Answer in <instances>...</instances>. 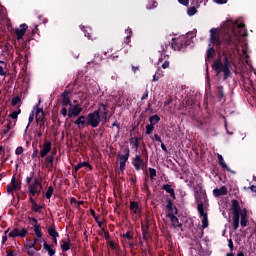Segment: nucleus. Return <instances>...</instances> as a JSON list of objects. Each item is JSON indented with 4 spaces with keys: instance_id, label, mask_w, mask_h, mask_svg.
<instances>
[{
    "instance_id": "1",
    "label": "nucleus",
    "mask_w": 256,
    "mask_h": 256,
    "mask_svg": "<svg viewBox=\"0 0 256 256\" xmlns=\"http://www.w3.org/2000/svg\"><path fill=\"white\" fill-rule=\"evenodd\" d=\"M209 45L223 47L222 57L215 59L211 67L217 76L223 73V81H227L228 77L231 76V63H233L235 49H239V36L228 33L220 39L217 28H211Z\"/></svg>"
},
{
    "instance_id": "2",
    "label": "nucleus",
    "mask_w": 256,
    "mask_h": 256,
    "mask_svg": "<svg viewBox=\"0 0 256 256\" xmlns=\"http://www.w3.org/2000/svg\"><path fill=\"white\" fill-rule=\"evenodd\" d=\"M232 221L234 231L239 229V219L241 218L240 225L242 227H247V209L241 211V206L239 205L238 200H232Z\"/></svg>"
},
{
    "instance_id": "3",
    "label": "nucleus",
    "mask_w": 256,
    "mask_h": 256,
    "mask_svg": "<svg viewBox=\"0 0 256 256\" xmlns=\"http://www.w3.org/2000/svg\"><path fill=\"white\" fill-rule=\"evenodd\" d=\"M28 29H29V26L27 24H21L20 28L15 29L17 41H18V43H22V47L24 49H25V47H27V43H29V41H31V38H29V35H27L26 38H23V37H25V33H27ZM24 41H25V43H23Z\"/></svg>"
},
{
    "instance_id": "4",
    "label": "nucleus",
    "mask_w": 256,
    "mask_h": 256,
    "mask_svg": "<svg viewBox=\"0 0 256 256\" xmlns=\"http://www.w3.org/2000/svg\"><path fill=\"white\" fill-rule=\"evenodd\" d=\"M102 121L103 118L99 115V112L93 111L87 115L88 127H92V129H97Z\"/></svg>"
},
{
    "instance_id": "5",
    "label": "nucleus",
    "mask_w": 256,
    "mask_h": 256,
    "mask_svg": "<svg viewBox=\"0 0 256 256\" xmlns=\"http://www.w3.org/2000/svg\"><path fill=\"white\" fill-rule=\"evenodd\" d=\"M47 121V118H45V111H43V108H36L35 111V122L38 126V129L45 130V123Z\"/></svg>"
},
{
    "instance_id": "6",
    "label": "nucleus",
    "mask_w": 256,
    "mask_h": 256,
    "mask_svg": "<svg viewBox=\"0 0 256 256\" xmlns=\"http://www.w3.org/2000/svg\"><path fill=\"white\" fill-rule=\"evenodd\" d=\"M102 118V123L105 125L109 121V109H107L106 104L99 103L98 109L94 110Z\"/></svg>"
},
{
    "instance_id": "7",
    "label": "nucleus",
    "mask_w": 256,
    "mask_h": 256,
    "mask_svg": "<svg viewBox=\"0 0 256 256\" xmlns=\"http://www.w3.org/2000/svg\"><path fill=\"white\" fill-rule=\"evenodd\" d=\"M124 155H118L117 157L120 159V171L123 173L125 171V165H127V161H129V157L131 155V150H129V146H126L123 150Z\"/></svg>"
},
{
    "instance_id": "8",
    "label": "nucleus",
    "mask_w": 256,
    "mask_h": 256,
    "mask_svg": "<svg viewBox=\"0 0 256 256\" xmlns=\"http://www.w3.org/2000/svg\"><path fill=\"white\" fill-rule=\"evenodd\" d=\"M194 197H195V201L198 205L197 206V211H198L200 217H202V218H205V216L208 217L207 212H205V207H204V204H203V200H201V192L200 193L195 192Z\"/></svg>"
},
{
    "instance_id": "9",
    "label": "nucleus",
    "mask_w": 256,
    "mask_h": 256,
    "mask_svg": "<svg viewBox=\"0 0 256 256\" xmlns=\"http://www.w3.org/2000/svg\"><path fill=\"white\" fill-rule=\"evenodd\" d=\"M40 147V157L41 159H45V157H47V155H49V153H51V149L53 147V144L51 143V141L45 140L43 144L39 145Z\"/></svg>"
},
{
    "instance_id": "10",
    "label": "nucleus",
    "mask_w": 256,
    "mask_h": 256,
    "mask_svg": "<svg viewBox=\"0 0 256 256\" xmlns=\"http://www.w3.org/2000/svg\"><path fill=\"white\" fill-rule=\"evenodd\" d=\"M13 191H21V180H17L15 176L12 177L10 184L7 185V193L11 195Z\"/></svg>"
},
{
    "instance_id": "11",
    "label": "nucleus",
    "mask_w": 256,
    "mask_h": 256,
    "mask_svg": "<svg viewBox=\"0 0 256 256\" xmlns=\"http://www.w3.org/2000/svg\"><path fill=\"white\" fill-rule=\"evenodd\" d=\"M26 244L24 247H26L27 255L34 256L35 251H41V245L37 246L35 243V240L32 242L31 240H26Z\"/></svg>"
},
{
    "instance_id": "12",
    "label": "nucleus",
    "mask_w": 256,
    "mask_h": 256,
    "mask_svg": "<svg viewBox=\"0 0 256 256\" xmlns=\"http://www.w3.org/2000/svg\"><path fill=\"white\" fill-rule=\"evenodd\" d=\"M229 35H237L238 41H241V37H245L247 35V29H245V25L243 23H240L237 25L236 29H233L231 33H228Z\"/></svg>"
},
{
    "instance_id": "13",
    "label": "nucleus",
    "mask_w": 256,
    "mask_h": 256,
    "mask_svg": "<svg viewBox=\"0 0 256 256\" xmlns=\"http://www.w3.org/2000/svg\"><path fill=\"white\" fill-rule=\"evenodd\" d=\"M83 113V108L81 105L77 104L74 107L70 106L68 109V119H73V117H79Z\"/></svg>"
},
{
    "instance_id": "14",
    "label": "nucleus",
    "mask_w": 256,
    "mask_h": 256,
    "mask_svg": "<svg viewBox=\"0 0 256 256\" xmlns=\"http://www.w3.org/2000/svg\"><path fill=\"white\" fill-rule=\"evenodd\" d=\"M41 189H43V184L39 178H34V182L28 186V190L34 191L38 195H41Z\"/></svg>"
},
{
    "instance_id": "15",
    "label": "nucleus",
    "mask_w": 256,
    "mask_h": 256,
    "mask_svg": "<svg viewBox=\"0 0 256 256\" xmlns=\"http://www.w3.org/2000/svg\"><path fill=\"white\" fill-rule=\"evenodd\" d=\"M27 233H29V230H27V228H22L21 230L19 228H14L11 232H9L8 236L11 238H24L27 237Z\"/></svg>"
},
{
    "instance_id": "16",
    "label": "nucleus",
    "mask_w": 256,
    "mask_h": 256,
    "mask_svg": "<svg viewBox=\"0 0 256 256\" xmlns=\"http://www.w3.org/2000/svg\"><path fill=\"white\" fill-rule=\"evenodd\" d=\"M69 95H71V91L70 90H65L62 94V102L61 105L62 107H73V104L71 103V97H69Z\"/></svg>"
},
{
    "instance_id": "17",
    "label": "nucleus",
    "mask_w": 256,
    "mask_h": 256,
    "mask_svg": "<svg viewBox=\"0 0 256 256\" xmlns=\"http://www.w3.org/2000/svg\"><path fill=\"white\" fill-rule=\"evenodd\" d=\"M170 45L174 51H181L187 46V44L177 38H172V42L170 43Z\"/></svg>"
},
{
    "instance_id": "18",
    "label": "nucleus",
    "mask_w": 256,
    "mask_h": 256,
    "mask_svg": "<svg viewBox=\"0 0 256 256\" xmlns=\"http://www.w3.org/2000/svg\"><path fill=\"white\" fill-rule=\"evenodd\" d=\"M166 209L169 211L168 213H173V215H179V210L177 209V206L173 205V200L169 198V196L166 197Z\"/></svg>"
},
{
    "instance_id": "19",
    "label": "nucleus",
    "mask_w": 256,
    "mask_h": 256,
    "mask_svg": "<svg viewBox=\"0 0 256 256\" xmlns=\"http://www.w3.org/2000/svg\"><path fill=\"white\" fill-rule=\"evenodd\" d=\"M167 217H168V219H170L172 226L175 229H177V227H179V229H181V231H183V224L179 223V218H177V216H175V214L168 213Z\"/></svg>"
},
{
    "instance_id": "20",
    "label": "nucleus",
    "mask_w": 256,
    "mask_h": 256,
    "mask_svg": "<svg viewBox=\"0 0 256 256\" xmlns=\"http://www.w3.org/2000/svg\"><path fill=\"white\" fill-rule=\"evenodd\" d=\"M214 95L217 97L218 101H225V88L223 86L218 85L214 89Z\"/></svg>"
},
{
    "instance_id": "21",
    "label": "nucleus",
    "mask_w": 256,
    "mask_h": 256,
    "mask_svg": "<svg viewBox=\"0 0 256 256\" xmlns=\"http://www.w3.org/2000/svg\"><path fill=\"white\" fill-rule=\"evenodd\" d=\"M74 125H77L79 129H84V127H88L87 117L85 115L79 116L75 121Z\"/></svg>"
},
{
    "instance_id": "22",
    "label": "nucleus",
    "mask_w": 256,
    "mask_h": 256,
    "mask_svg": "<svg viewBox=\"0 0 256 256\" xmlns=\"http://www.w3.org/2000/svg\"><path fill=\"white\" fill-rule=\"evenodd\" d=\"M143 159H141L140 155H135V157L132 159V165L135 169V171H141V166L143 165Z\"/></svg>"
},
{
    "instance_id": "23",
    "label": "nucleus",
    "mask_w": 256,
    "mask_h": 256,
    "mask_svg": "<svg viewBox=\"0 0 256 256\" xmlns=\"http://www.w3.org/2000/svg\"><path fill=\"white\" fill-rule=\"evenodd\" d=\"M215 55H217L215 48H213V46L209 44V48L206 51V57H205L206 63H209V61H211L212 59H215Z\"/></svg>"
},
{
    "instance_id": "24",
    "label": "nucleus",
    "mask_w": 256,
    "mask_h": 256,
    "mask_svg": "<svg viewBox=\"0 0 256 256\" xmlns=\"http://www.w3.org/2000/svg\"><path fill=\"white\" fill-rule=\"evenodd\" d=\"M151 237V233H149V222L146 224H142V239L143 241H148Z\"/></svg>"
},
{
    "instance_id": "25",
    "label": "nucleus",
    "mask_w": 256,
    "mask_h": 256,
    "mask_svg": "<svg viewBox=\"0 0 256 256\" xmlns=\"http://www.w3.org/2000/svg\"><path fill=\"white\" fill-rule=\"evenodd\" d=\"M218 163L222 169H226L229 173H235V171L231 170L229 166H227V163H225V159H223V155L218 154Z\"/></svg>"
},
{
    "instance_id": "26",
    "label": "nucleus",
    "mask_w": 256,
    "mask_h": 256,
    "mask_svg": "<svg viewBox=\"0 0 256 256\" xmlns=\"http://www.w3.org/2000/svg\"><path fill=\"white\" fill-rule=\"evenodd\" d=\"M227 187L222 186L221 188H216L213 190L214 197H221L223 195H227Z\"/></svg>"
},
{
    "instance_id": "27",
    "label": "nucleus",
    "mask_w": 256,
    "mask_h": 256,
    "mask_svg": "<svg viewBox=\"0 0 256 256\" xmlns=\"http://www.w3.org/2000/svg\"><path fill=\"white\" fill-rule=\"evenodd\" d=\"M162 189H163V191H166V193H169V195L172 199H177V197L175 196V190L173 188H171V185L164 184L162 186Z\"/></svg>"
},
{
    "instance_id": "28",
    "label": "nucleus",
    "mask_w": 256,
    "mask_h": 256,
    "mask_svg": "<svg viewBox=\"0 0 256 256\" xmlns=\"http://www.w3.org/2000/svg\"><path fill=\"white\" fill-rule=\"evenodd\" d=\"M43 247L47 251L49 256L55 255V249H53V247H55V245L48 244L47 241H44Z\"/></svg>"
},
{
    "instance_id": "29",
    "label": "nucleus",
    "mask_w": 256,
    "mask_h": 256,
    "mask_svg": "<svg viewBox=\"0 0 256 256\" xmlns=\"http://www.w3.org/2000/svg\"><path fill=\"white\" fill-rule=\"evenodd\" d=\"M62 243L63 244L61 245V250L63 252H67L71 249V239L69 238V236H68V241L62 240Z\"/></svg>"
},
{
    "instance_id": "30",
    "label": "nucleus",
    "mask_w": 256,
    "mask_h": 256,
    "mask_svg": "<svg viewBox=\"0 0 256 256\" xmlns=\"http://www.w3.org/2000/svg\"><path fill=\"white\" fill-rule=\"evenodd\" d=\"M54 159H55V158L53 157V155H49V156H47V157L44 159L45 167H46L47 169L53 167V161H54Z\"/></svg>"
},
{
    "instance_id": "31",
    "label": "nucleus",
    "mask_w": 256,
    "mask_h": 256,
    "mask_svg": "<svg viewBox=\"0 0 256 256\" xmlns=\"http://www.w3.org/2000/svg\"><path fill=\"white\" fill-rule=\"evenodd\" d=\"M125 32L127 33V36H126V38H125L124 43H125L126 45H129V43H131V37H133V30L128 27V28L125 30Z\"/></svg>"
},
{
    "instance_id": "32",
    "label": "nucleus",
    "mask_w": 256,
    "mask_h": 256,
    "mask_svg": "<svg viewBox=\"0 0 256 256\" xmlns=\"http://www.w3.org/2000/svg\"><path fill=\"white\" fill-rule=\"evenodd\" d=\"M161 121V117H159V115L155 114L149 117V122L150 125H157V123H159Z\"/></svg>"
},
{
    "instance_id": "33",
    "label": "nucleus",
    "mask_w": 256,
    "mask_h": 256,
    "mask_svg": "<svg viewBox=\"0 0 256 256\" xmlns=\"http://www.w3.org/2000/svg\"><path fill=\"white\" fill-rule=\"evenodd\" d=\"M35 179H37V177H35V171H31L29 176L25 179L26 185H31V182L33 181L34 183Z\"/></svg>"
},
{
    "instance_id": "34",
    "label": "nucleus",
    "mask_w": 256,
    "mask_h": 256,
    "mask_svg": "<svg viewBox=\"0 0 256 256\" xmlns=\"http://www.w3.org/2000/svg\"><path fill=\"white\" fill-rule=\"evenodd\" d=\"M35 111H37V108H34V110H32L29 115L28 124L26 126V131H27V129H29V127H31V124L33 123V121L35 119Z\"/></svg>"
},
{
    "instance_id": "35",
    "label": "nucleus",
    "mask_w": 256,
    "mask_h": 256,
    "mask_svg": "<svg viewBox=\"0 0 256 256\" xmlns=\"http://www.w3.org/2000/svg\"><path fill=\"white\" fill-rule=\"evenodd\" d=\"M139 141H141V138H139V137H137V138L131 137L129 139L130 145H133V147H135L136 151H137V149H139Z\"/></svg>"
},
{
    "instance_id": "36",
    "label": "nucleus",
    "mask_w": 256,
    "mask_h": 256,
    "mask_svg": "<svg viewBox=\"0 0 256 256\" xmlns=\"http://www.w3.org/2000/svg\"><path fill=\"white\" fill-rule=\"evenodd\" d=\"M48 234L50 237H59V232H57V229H55V226L53 225L49 226Z\"/></svg>"
},
{
    "instance_id": "37",
    "label": "nucleus",
    "mask_w": 256,
    "mask_h": 256,
    "mask_svg": "<svg viewBox=\"0 0 256 256\" xmlns=\"http://www.w3.org/2000/svg\"><path fill=\"white\" fill-rule=\"evenodd\" d=\"M34 233L37 237H43V231H41V224H34Z\"/></svg>"
},
{
    "instance_id": "38",
    "label": "nucleus",
    "mask_w": 256,
    "mask_h": 256,
    "mask_svg": "<svg viewBox=\"0 0 256 256\" xmlns=\"http://www.w3.org/2000/svg\"><path fill=\"white\" fill-rule=\"evenodd\" d=\"M130 211H133L135 215H137V211H139V203L135 201L130 202Z\"/></svg>"
},
{
    "instance_id": "39",
    "label": "nucleus",
    "mask_w": 256,
    "mask_h": 256,
    "mask_svg": "<svg viewBox=\"0 0 256 256\" xmlns=\"http://www.w3.org/2000/svg\"><path fill=\"white\" fill-rule=\"evenodd\" d=\"M41 209H43V206L37 204V202L31 205V210L34 211V213H41Z\"/></svg>"
},
{
    "instance_id": "40",
    "label": "nucleus",
    "mask_w": 256,
    "mask_h": 256,
    "mask_svg": "<svg viewBox=\"0 0 256 256\" xmlns=\"http://www.w3.org/2000/svg\"><path fill=\"white\" fill-rule=\"evenodd\" d=\"M54 192L55 188H53V186H49L45 194L46 199H51V197H53Z\"/></svg>"
},
{
    "instance_id": "41",
    "label": "nucleus",
    "mask_w": 256,
    "mask_h": 256,
    "mask_svg": "<svg viewBox=\"0 0 256 256\" xmlns=\"http://www.w3.org/2000/svg\"><path fill=\"white\" fill-rule=\"evenodd\" d=\"M145 129V134L151 135V133H153V131L155 130V126H153V124H148L146 125Z\"/></svg>"
},
{
    "instance_id": "42",
    "label": "nucleus",
    "mask_w": 256,
    "mask_h": 256,
    "mask_svg": "<svg viewBox=\"0 0 256 256\" xmlns=\"http://www.w3.org/2000/svg\"><path fill=\"white\" fill-rule=\"evenodd\" d=\"M207 227H209V217L205 216L202 218V228L207 229Z\"/></svg>"
},
{
    "instance_id": "43",
    "label": "nucleus",
    "mask_w": 256,
    "mask_h": 256,
    "mask_svg": "<svg viewBox=\"0 0 256 256\" xmlns=\"http://www.w3.org/2000/svg\"><path fill=\"white\" fill-rule=\"evenodd\" d=\"M101 61H103V57H101L100 55H97V56L94 57L92 63L94 65H100Z\"/></svg>"
},
{
    "instance_id": "44",
    "label": "nucleus",
    "mask_w": 256,
    "mask_h": 256,
    "mask_svg": "<svg viewBox=\"0 0 256 256\" xmlns=\"http://www.w3.org/2000/svg\"><path fill=\"white\" fill-rule=\"evenodd\" d=\"M79 169H83V164L82 162L78 163L75 167L74 170L72 171L73 175H77V173L79 172Z\"/></svg>"
},
{
    "instance_id": "45",
    "label": "nucleus",
    "mask_w": 256,
    "mask_h": 256,
    "mask_svg": "<svg viewBox=\"0 0 256 256\" xmlns=\"http://www.w3.org/2000/svg\"><path fill=\"white\" fill-rule=\"evenodd\" d=\"M19 103H21V97L16 96L11 100V105H13V107H15V105H19Z\"/></svg>"
},
{
    "instance_id": "46",
    "label": "nucleus",
    "mask_w": 256,
    "mask_h": 256,
    "mask_svg": "<svg viewBox=\"0 0 256 256\" xmlns=\"http://www.w3.org/2000/svg\"><path fill=\"white\" fill-rule=\"evenodd\" d=\"M34 243H36V245L39 247V245H41V243H43V244L45 243V239H43V236L34 238Z\"/></svg>"
},
{
    "instance_id": "47",
    "label": "nucleus",
    "mask_w": 256,
    "mask_h": 256,
    "mask_svg": "<svg viewBox=\"0 0 256 256\" xmlns=\"http://www.w3.org/2000/svg\"><path fill=\"white\" fill-rule=\"evenodd\" d=\"M5 129L2 131L3 135H7L11 131V122H8L5 126Z\"/></svg>"
},
{
    "instance_id": "48",
    "label": "nucleus",
    "mask_w": 256,
    "mask_h": 256,
    "mask_svg": "<svg viewBox=\"0 0 256 256\" xmlns=\"http://www.w3.org/2000/svg\"><path fill=\"white\" fill-rule=\"evenodd\" d=\"M149 174L150 179H155V177H157V170H155V168H149Z\"/></svg>"
},
{
    "instance_id": "49",
    "label": "nucleus",
    "mask_w": 256,
    "mask_h": 256,
    "mask_svg": "<svg viewBox=\"0 0 256 256\" xmlns=\"http://www.w3.org/2000/svg\"><path fill=\"white\" fill-rule=\"evenodd\" d=\"M21 113V109H18L10 114L11 119H17Z\"/></svg>"
},
{
    "instance_id": "50",
    "label": "nucleus",
    "mask_w": 256,
    "mask_h": 256,
    "mask_svg": "<svg viewBox=\"0 0 256 256\" xmlns=\"http://www.w3.org/2000/svg\"><path fill=\"white\" fill-rule=\"evenodd\" d=\"M195 13H197V8H195V6H192L188 9V15L190 17H193V15H195Z\"/></svg>"
},
{
    "instance_id": "51",
    "label": "nucleus",
    "mask_w": 256,
    "mask_h": 256,
    "mask_svg": "<svg viewBox=\"0 0 256 256\" xmlns=\"http://www.w3.org/2000/svg\"><path fill=\"white\" fill-rule=\"evenodd\" d=\"M43 133H45V130L38 128L36 131V137L41 139V137H43Z\"/></svg>"
},
{
    "instance_id": "52",
    "label": "nucleus",
    "mask_w": 256,
    "mask_h": 256,
    "mask_svg": "<svg viewBox=\"0 0 256 256\" xmlns=\"http://www.w3.org/2000/svg\"><path fill=\"white\" fill-rule=\"evenodd\" d=\"M24 151H25V149L22 146H19V147L16 148L15 154L16 155H23Z\"/></svg>"
},
{
    "instance_id": "53",
    "label": "nucleus",
    "mask_w": 256,
    "mask_h": 256,
    "mask_svg": "<svg viewBox=\"0 0 256 256\" xmlns=\"http://www.w3.org/2000/svg\"><path fill=\"white\" fill-rule=\"evenodd\" d=\"M228 247H229L231 253H233V249H235V245L233 244V240L232 239L228 240Z\"/></svg>"
},
{
    "instance_id": "54",
    "label": "nucleus",
    "mask_w": 256,
    "mask_h": 256,
    "mask_svg": "<svg viewBox=\"0 0 256 256\" xmlns=\"http://www.w3.org/2000/svg\"><path fill=\"white\" fill-rule=\"evenodd\" d=\"M31 157H32V159L39 157V149L34 148Z\"/></svg>"
},
{
    "instance_id": "55",
    "label": "nucleus",
    "mask_w": 256,
    "mask_h": 256,
    "mask_svg": "<svg viewBox=\"0 0 256 256\" xmlns=\"http://www.w3.org/2000/svg\"><path fill=\"white\" fill-rule=\"evenodd\" d=\"M29 197H39L38 192H35L33 190H28Z\"/></svg>"
},
{
    "instance_id": "56",
    "label": "nucleus",
    "mask_w": 256,
    "mask_h": 256,
    "mask_svg": "<svg viewBox=\"0 0 256 256\" xmlns=\"http://www.w3.org/2000/svg\"><path fill=\"white\" fill-rule=\"evenodd\" d=\"M149 97V90L146 89L144 94L141 97V101H145V99H147Z\"/></svg>"
},
{
    "instance_id": "57",
    "label": "nucleus",
    "mask_w": 256,
    "mask_h": 256,
    "mask_svg": "<svg viewBox=\"0 0 256 256\" xmlns=\"http://www.w3.org/2000/svg\"><path fill=\"white\" fill-rule=\"evenodd\" d=\"M180 5H184V7H189V0H178Z\"/></svg>"
},
{
    "instance_id": "58",
    "label": "nucleus",
    "mask_w": 256,
    "mask_h": 256,
    "mask_svg": "<svg viewBox=\"0 0 256 256\" xmlns=\"http://www.w3.org/2000/svg\"><path fill=\"white\" fill-rule=\"evenodd\" d=\"M60 113H61V115H63V117H67V115L69 116V112L67 111L66 107L62 108Z\"/></svg>"
},
{
    "instance_id": "59",
    "label": "nucleus",
    "mask_w": 256,
    "mask_h": 256,
    "mask_svg": "<svg viewBox=\"0 0 256 256\" xmlns=\"http://www.w3.org/2000/svg\"><path fill=\"white\" fill-rule=\"evenodd\" d=\"M110 59H111L112 61H119V55H118L117 53L112 54V55L110 56Z\"/></svg>"
},
{
    "instance_id": "60",
    "label": "nucleus",
    "mask_w": 256,
    "mask_h": 256,
    "mask_svg": "<svg viewBox=\"0 0 256 256\" xmlns=\"http://www.w3.org/2000/svg\"><path fill=\"white\" fill-rule=\"evenodd\" d=\"M124 237L126 239H133V234H131V231H127L126 234H124Z\"/></svg>"
},
{
    "instance_id": "61",
    "label": "nucleus",
    "mask_w": 256,
    "mask_h": 256,
    "mask_svg": "<svg viewBox=\"0 0 256 256\" xmlns=\"http://www.w3.org/2000/svg\"><path fill=\"white\" fill-rule=\"evenodd\" d=\"M162 69H169V61L165 60L162 64Z\"/></svg>"
},
{
    "instance_id": "62",
    "label": "nucleus",
    "mask_w": 256,
    "mask_h": 256,
    "mask_svg": "<svg viewBox=\"0 0 256 256\" xmlns=\"http://www.w3.org/2000/svg\"><path fill=\"white\" fill-rule=\"evenodd\" d=\"M173 103V98H168L165 102L164 105L167 107L168 105H171Z\"/></svg>"
},
{
    "instance_id": "63",
    "label": "nucleus",
    "mask_w": 256,
    "mask_h": 256,
    "mask_svg": "<svg viewBox=\"0 0 256 256\" xmlns=\"http://www.w3.org/2000/svg\"><path fill=\"white\" fill-rule=\"evenodd\" d=\"M154 140L158 141V143H163V140H161V136L158 134L154 135Z\"/></svg>"
},
{
    "instance_id": "64",
    "label": "nucleus",
    "mask_w": 256,
    "mask_h": 256,
    "mask_svg": "<svg viewBox=\"0 0 256 256\" xmlns=\"http://www.w3.org/2000/svg\"><path fill=\"white\" fill-rule=\"evenodd\" d=\"M102 231H104V238L106 241H109V231H105V228H102Z\"/></svg>"
}]
</instances>
